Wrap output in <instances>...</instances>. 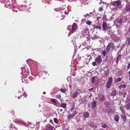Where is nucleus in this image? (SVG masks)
Returning a JSON list of instances; mask_svg holds the SVG:
<instances>
[{
  "label": "nucleus",
  "mask_w": 130,
  "mask_h": 130,
  "mask_svg": "<svg viewBox=\"0 0 130 130\" xmlns=\"http://www.w3.org/2000/svg\"><path fill=\"white\" fill-rule=\"evenodd\" d=\"M121 2L120 0H118L113 2L110 8L114 11H116L118 9V7H121Z\"/></svg>",
  "instance_id": "1"
},
{
  "label": "nucleus",
  "mask_w": 130,
  "mask_h": 130,
  "mask_svg": "<svg viewBox=\"0 0 130 130\" xmlns=\"http://www.w3.org/2000/svg\"><path fill=\"white\" fill-rule=\"evenodd\" d=\"M78 25L76 24L73 23L72 26H69L68 27L67 29L69 31H70L71 30V29H72L71 32L72 33H73L76 29Z\"/></svg>",
  "instance_id": "2"
},
{
  "label": "nucleus",
  "mask_w": 130,
  "mask_h": 130,
  "mask_svg": "<svg viewBox=\"0 0 130 130\" xmlns=\"http://www.w3.org/2000/svg\"><path fill=\"white\" fill-rule=\"evenodd\" d=\"M111 48V49L113 50L115 48V46L113 42H111L109 43L106 47L107 52H108L110 50Z\"/></svg>",
  "instance_id": "3"
},
{
  "label": "nucleus",
  "mask_w": 130,
  "mask_h": 130,
  "mask_svg": "<svg viewBox=\"0 0 130 130\" xmlns=\"http://www.w3.org/2000/svg\"><path fill=\"white\" fill-rule=\"evenodd\" d=\"M113 82V79L111 77L109 78L106 84V87L108 88H109Z\"/></svg>",
  "instance_id": "4"
},
{
  "label": "nucleus",
  "mask_w": 130,
  "mask_h": 130,
  "mask_svg": "<svg viewBox=\"0 0 130 130\" xmlns=\"http://www.w3.org/2000/svg\"><path fill=\"white\" fill-rule=\"evenodd\" d=\"M99 79V78L96 76H93L91 78L92 83L95 84H96L98 83Z\"/></svg>",
  "instance_id": "5"
},
{
  "label": "nucleus",
  "mask_w": 130,
  "mask_h": 130,
  "mask_svg": "<svg viewBox=\"0 0 130 130\" xmlns=\"http://www.w3.org/2000/svg\"><path fill=\"white\" fill-rule=\"evenodd\" d=\"M95 61H96L98 64L100 65L102 62L101 56L100 55L98 56L96 58Z\"/></svg>",
  "instance_id": "6"
},
{
  "label": "nucleus",
  "mask_w": 130,
  "mask_h": 130,
  "mask_svg": "<svg viewBox=\"0 0 130 130\" xmlns=\"http://www.w3.org/2000/svg\"><path fill=\"white\" fill-rule=\"evenodd\" d=\"M103 30V31H105L107 30V29L108 28V26L107 24L104 22H103L102 24Z\"/></svg>",
  "instance_id": "7"
},
{
  "label": "nucleus",
  "mask_w": 130,
  "mask_h": 130,
  "mask_svg": "<svg viewBox=\"0 0 130 130\" xmlns=\"http://www.w3.org/2000/svg\"><path fill=\"white\" fill-rule=\"evenodd\" d=\"M98 96L100 101H103L105 100V98L104 96L102 94H99Z\"/></svg>",
  "instance_id": "8"
},
{
  "label": "nucleus",
  "mask_w": 130,
  "mask_h": 130,
  "mask_svg": "<svg viewBox=\"0 0 130 130\" xmlns=\"http://www.w3.org/2000/svg\"><path fill=\"white\" fill-rule=\"evenodd\" d=\"M79 94V93L78 92H76L73 93L71 94V97L72 98H76Z\"/></svg>",
  "instance_id": "9"
},
{
  "label": "nucleus",
  "mask_w": 130,
  "mask_h": 130,
  "mask_svg": "<svg viewBox=\"0 0 130 130\" xmlns=\"http://www.w3.org/2000/svg\"><path fill=\"white\" fill-rule=\"evenodd\" d=\"M121 55H119L117 56L116 60V62L117 64H118L119 60L121 59Z\"/></svg>",
  "instance_id": "10"
},
{
  "label": "nucleus",
  "mask_w": 130,
  "mask_h": 130,
  "mask_svg": "<svg viewBox=\"0 0 130 130\" xmlns=\"http://www.w3.org/2000/svg\"><path fill=\"white\" fill-rule=\"evenodd\" d=\"M127 104L126 105V109H130V99L129 100H128L127 101Z\"/></svg>",
  "instance_id": "11"
},
{
  "label": "nucleus",
  "mask_w": 130,
  "mask_h": 130,
  "mask_svg": "<svg viewBox=\"0 0 130 130\" xmlns=\"http://www.w3.org/2000/svg\"><path fill=\"white\" fill-rule=\"evenodd\" d=\"M67 107V104L64 103H62L59 106V107H62V108L65 109Z\"/></svg>",
  "instance_id": "12"
},
{
  "label": "nucleus",
  "mask_w": 130,
  "mask_h": 130,
  "mask_svg": "<svg viewBox=\"0 0 130 130\" xmlns=\"http://www.w3.org/2000/svg\"><path fill=\"white\" fill-rule=\"evenodd\" d=\"M114 120L115 121L118 122L119 121V117L118 115H116L114 116Z\"/></svg>",
  "instance_id": "13"
},
{
  "label": "nucleus",
  "mask_w": 130,
  "mask_h": 130,
  "mask_svg": "<svg viewBox=\"0 0 130 130\" xmlns=\"http://www.w3.org/2000/svg\"><path fill=\"white\" fill-rule=\"evenodd\" d=\"M116 21L118 23L121 24L122 23V20L121 18H117Z\"/></svg>",
  "instance_id": "14"
},
{
  "label": "nucleus",
  "mask_w": 130,
  "mask_h": 130,
  "mask_svg": "<svg viewBox=\"0 0 130 130\" xmlns=\"http://www.w3.org/2000/svg\"><path fill=\"white\" fill-rule=\"evenodd\" d=\"M84 117L86 118H87L89 116V113L87 112H85L84 114Z\"/></svg>",
  "instance_id": "15"
},
{
  "label": "nucleus",
  "mask_w": 130,
  "mask_h": 130,
  "mask_svg": "<svg viewBox=\"0 0 130 130\" xmlns=\"http://www.w3.org/2000/svg\"><path fill=\"white\" fill-rule=\"evenodd\" d=\"M12 6L11 4H10L9 2H7L6 3L5 6L6 7V8H7L8 7H11Z\"/></svg>",
  "instance_id": "16"
},
{
  "label": "nucleus",
  "mask_w": 130,
  "mask_h": 130,
  "mask_svg": "<svg viewBox=\"0 0 130 130\" xmlns=\"http://www.w3.org/2000/svg\"><path fill=\"white\" fill-rule=\"evenodd\" d=\"M121 80V77H119L116 79L114 81L115 83H116L120 82Z\"/></svg>",
  "instance_id": "17"
},
{
  "label": "nucleus",
  "mask_w": 130,
  "mask_h": 130,
  "mask_svg": "<svg viewBox=\"0 0 130 130\" xmlns=\"http://www.w3.org/2000/svg\"><path fill=\"white\" fill-rule=\"evenodd\" d=\"M120 39V38L118 36H115L113 38V40L115 42H118Z\"/></svg>",
  "instance_id": "18"
},
{
  "label": "nucleus",
  "mask_w": 130,
  "mask_h": 130,
  "mask_svg": "<svg viewBox=\"0 0 130 130\" xmlns=\"http://www.w3.org/2000/svg\"><path fill=\"white\" fill-rule=\"evenodd\" d=\"M112 109L111 108L108 109L106 110V112L108 114H111L112 112Z\"/></svg>",
  "instance_id": "19"
},
{
  "label": "nucleus",
  "mask_w": 130,
  "mask_h": 130,
  "mask_svg": "<svg viewBox=\"0 0 130 130\" xmlns=\"http://www.w3.org/2000/svg\"><path fill=\"white\" fill-rule=\"evenodd\" d=\"M125 10H126L128 11H130V4L126 5Z\"/></svg>",
  "instance_id": "20"
},
{
  "label": "nucleus",
  "mask_w": 130,
  "mask_h": 130,
  "mask_svg": "<svg viewBox=\"0 0 130 130\" xmlns=\"http://www.w3.org/2000/svg\"><path fill=\"white\" fill-rule=\"evenodd\" d=\"M126 87V86L125 84H122L120 85L119 87V88L120 89H121L122 88H124Z\"/></svg>",
  "instance_id": "21"
},
{
  "label": "nucleus",
  "mask_w": 130,
  "mask_h": 130,
  "mask_svg": "<svg viewBox=\"0 0 130 130\" xmlns=\"http://www.w3.org/2000/svg\"><path fill=\"white\" fill-rule=\"evenodd\" d=\"M53 127L50 126H47L46 127V130H53Z\"/></svg>",
  "instance_id": "22"
},
{
  "label": "nucleus",
  "mask_w": 130,
  "mask_h": 130,
  "mask_svg": "<svg viewBox=\"0 0 130 130\" xmlns=\"http://www.w3.org/2000/svg\"><path fill=\"white\" fill-rule=\"evenodd\" d=\"M121 117L124 120H126V117L125 116V112L122 113V114L121 116Z\"/></svg>",
  "instance_id": "23"
},
{
  "label": "nucleus",
  "mask_w": 130,
  "mask_h": 130,
  "mask_svg": "<svg viewBox=\"0 0 130 130\" xmlns=\"http://www.w3.org/2000/svg\"><path fill=\"white\" fill-rule=\"evenodd\" d=\"M97 101H95L93 102L92 104V107L94 108L95 107L96 105Z\"/></svg>",
  "instance_id": "24"
},
{
  "label": "nucleus",
  "mask_w": 130,
  "mask_h": 130,
  "mask_svg": "<svg viewBox=\"0 0 130 130\" xmlns=\"http://www.w3.org/2000/svg\"><path fill=\"white\" fill-rule=\"evenodd\" d=\"M124 107L122 106H121L120 107V109L122 113L125 112V111L124 110Z\"/></svg>",
  "instance_id": "25"
},
{
  "label": "nucleus",
  "mask_w": 130,
  "mask_h": 130,
  "mask_svg": "<svg viewBox=\"0 0 130 130\" xmlns=\"http://www.w3.org/2000/svg\"><path fill=\"white\" fill-rule=\"evenodd\" d=\"M73 117L72 114H69L68 116V119L69 120L70 119Z\"/></svg>",
  "instance_id": "26"
},
{
  "label": "nucleus",
  "mask_w": 130,
  "mask_h": 130,
  "mask_svg": "<svg viewBox=\"0 0 130 130\" xmlns=\"http://www.w3.org/2000/svg\"><path fill=\"white\" fill-rule=\"evenodd\" d=\"M108 52H107V50H106V51H104L102 52V54L103 55V56L104 57H105L106 55V54H107V53Z\"/></svg>",
  "instance_id": "27"
},
{
  "label": "nucleus",
  "mask_w": 130,
  "mask_h": 130,
  "mask_svg": "<svg viewBox=\"0 0 130 130\" xmlns=\"http://www.w3.org/2000/svg\"><path fill=\"white\" fill-rule=\"evenodd\" d=\"M51 101L53 103H54V105H56L57 104L56 102V101L54 99H51Z\"/></svg>",
  "instance_id": "28"
},
{
  "label": "nucleus",
  "mask_w": 130,
  "mask_h": 130,
  "mask_svg": "<svg viewBox=\"0 0 130 130\" xmlns=\"http://www.w3.org/2000/svg\"><path fill=\"white\" fill-rule=\"evenodd\" d=\"M86 24L88 25H91L92 22H90L89 20H88L86 22Z\"/></svg>",
  "instance_id": "29"
},
{
  "label": "nucleus",
  "mask_w": 130,
  "mask_h": 130,
  "mask_svg": "<svg viewBox=\"0 0 130 130\" xmlns=\"http://www.w3.org/2000/svg\"><path fill=\"white\" fill-rule=\"evenodd\" d=\"M98 37L96 35H94L91 37V38L92 39H95L98 38Z\"/></svg>",
  "instance_id": "30"
},
{
  "label": "nucleus",
  "mask_w": 130,
  "mask_h": 130,
  "mask_svg": "<svg viewBox=\"0 0 130 130\" xmlns=\"http://www.w3.org/2000/svg\"><path fill=\"white\" fill-rule=\"evenodd\" d=\"M101 126L103 128H105L106 127H108V126L105 123L101 125Z\"/></svg>",
  "instance_id": "31"
},
{
  "label": "nucleus",
  "mask_w": 130,
  "mask_h": 130,
  "mask_svg": "<svg viewBox=\"0 0 130 130\" xmlns=\"http://www.w3.org/2000/svg\"><path fill=\"white\" fill-rule=\"evenodd\" d=\"M10 9L11 11H12L13 12H13H17L18 11L17 10H15L13 8H11Z\"/></svg>",
  "instance_id": "32"
},
{
  "label": "nucleus",
  "mask_w": 130,
  "mask_h": 130,
  "mask_svg": "<svg viewBox=\"0 0 130 130\" xmlns=\"http://www.w3.org/2000/svg\"><path fill=\"white\" fill-rule=\"evenodd\" d=\"M60 91L61 92L64 93L66 91V89L65 88H62L60 89Z\"/></svg>",
  "instance_id": "33"
},
{
  "label": "nucleus",
  "mask_w": 130,
  "mask_h": 130,
  "mask_svg": "<svg viewBox=\"0 0 130 130\" xmlns=\"http://www.w3.org/2000/svg\"><path fill=\"white\" fill-rule=\"evenodd\" d=\"M54 122H55V123H56V124L58 123V122L57 121V119L56 118H54Z\"/></svg>",
  "instance_id": "34"
},
{
  "label": "nucleus",
  "mask_w": 130,
  "mask_h": 130,
  "mask_svg": "<svg viewBox=\"0 0 130 130\" xmlns=\"http://www.w3.org/2000/svg\"><path fill=\"white\" fill-rule=\"evenodd\" d=\"M106 106H110V103L108 102H107L106 103Z\"/></svg>",
  "instance_id": "35"
},
{
  "label": "nucleus",
  "mask_w": 130,
  "mask_h": 130,
  "mask_svg": "<svg viewBox=\"0 0 130 130\" xmlns=\"http://www.w3.org/2000/svg\"><path fill=\"white\" fill-rule=\"evenodd\" d=\"M95 28L96 29H101V27L100 26H96L95 27Z\"/></svg>",
  "instance_id": "36"
},
{
  "label": "nucleus",
  "mask_w": 130,
  "mask_h": 130,
  "mask_svg": "<svg viewBox=\"0 0 130 130\" xmlns=\"http://www.w3.org/2000/svg\"><path fill=\"white\" fill-rule=\"evenodd\" d=\"M103 10V8L101 7H100L99 9V11H101Z\"/></svg>",
  "instance_id": "37"
},
{
  "label": "nucleus",
  "mask_w": 130,
  "mask_h": 130,
  "mask_svg": "<svg viewBox=\"0 0 130 130\" xmlns=\"http://www.w3.org/2000/svg\"><path fill=\"white\" fill-rule=\"evenodd\" d=\"M92 65L94 66H95L96 65V63L95 62H93L92 63Z\"/></svg>",
  "instance_id": "38"
},
{
  "label": "nucleus",
  "mask_w": 130,
  "mask_h": 130,
  "mask_svg": "<svg viewBox=\"0 0 130 130\" xmlns=\"http://www.w3.org/2000/svg\"><path fill=\"white\" fill-rule=\"evenodd\" d=\"M26 123H23V122H21V124L20 125H22V126H26L25 125Z\"/></svg>",
  "instance_id": "39"
},
{
  "label": "nucleus",
  "mask_w": 130,
  "mask_h": 130,
  "mask_svg": "<svg viewBox=\"0 0 130 130\" xmlns=\"http://www.w3.org/2000/svg\"><path fill=\"white\" fill-rule=\"evenodd\" d=\"M76 72L75 71L72 72V75L74 76H75V74H76Z\"/></svg>",
  "instance_id": "40"
},
{
  "label": "nucleus",
  "mask_w": 130,
  "mask_h": 130,
  "mask_svg": "<svg viewBox=\"0 0 130 130\" xmlns=\"http://www.w3.org/2000/svg\"><path fill=\"white\" fill-rule=\"evenodd\" d=\"M94 89V87H93V88H91L89 89L88 90H89V91H91L92 90H93Z\"/></svg>",
  "instance_id": "41"
},
{
  "label": "nucleus",
  "mask_w": 130,
  "mask_h": 130,
  "mask_svg": "<svg viewBox=\"0 0 130 130\" xmlns=\"http://www.w3.org/2000/svg\"><path fill=\"white\" fill-rule=\"evenodd\" d=\"M127 68L128 69L130 68V63H129L127 67Z\"/></svg>",
  "instance_id": "42"
},
{
  "label": "nucleus",
  "mask_w": 130,
  "mask_h": 130,
  "mask_svg": "<svg viewBox=\"0 0 130 130\" xmlns=\"http://www.w3.org/2000/svg\"><path fill=\"white\" fill-rule=\"evenodd\" d=\"M77 113V112L76 111L73 114H72L73 117H74L75 115Z\"/></svg>",
  "instance_id": "43"
},
{
  "label": "nucleus",
  "mask_w": 130,
  "mask_h": 130,
  "mask_svg": "<svg viewBox=\"0 0 130 130\" xmlns=\"http://www.w3.org/2000/svg\"><path fill=\"white\" fill-rule=\"evenodd\" d=\"M2 3H5V2L4 0H1Z\"/></svg>",
  "instance_id": "44"
},
{
  "label": "nucleus",
  "mask_w": 130,
  "mask_h": 130,
  "mask_svg": "<svg viewBox=\"0 0 130 130\" xmlns=\"http://www.w3.org/2000/svg\"><path fill=\"white\" fill-rule=\"evenodd\" d=\"M22 122L21 121H18V123L19 124H20H20H21V122Z\"/></svg>",
  "instance_id": "45"
},
{
  "label": "nucleus",
  "mask_w": 130,
  "mask_h": 130,
  "mask_svg": "<svg viewBox=\"0 0 130 130\" xmlns=\"http://www.w3.org/2000/svg\"><path fill=\"white\" fill-rule=\"evenodd\" d=\"M64 13L66 14H68V13L66 11H65Z\"/></svg>",
  "instance_id": "46"
},
{
  "label": "nucleus",
  "mask_w": 130,
  "mask_h": 130,
  "mask_svg": "<svg viewBox=\"0 0 130 130\" xmlns=\"http://www.w3.org/2000/svg\"><path fill=\"white\" fill-rule=\"evenodd\" d=\"M77 130H82V128H79Z\"/></svg>",
  "instance_id": "47"
},
{
  "label": "nucleus",
  "mask_w": 130,
  "mask_h": 130,
  "mask_svg": "<svg viewBox=\"0 0 130 130\" xmlns=\"http://www.w3.org/2000/svg\"><path fill=\"white\" fill-rule=\"evenodd\" d=\"M73 109V107L71 108V111H72Z\"/></svg>",
  "instance_id": "48"
},
{
  "label": "nucleus",
  "mask_w": 130,
  "mask_h": 130,
  "mask_svg": "<svg viewBox=\"0 0 130 130\" xmlns=\"http://www.w3.org/2000/svg\"><path fill=\"white\" fill-rule=\"evenodd\" d=\"M50 122L51 123H52L53 122V120H50Z\"/></svg>",
  "instance_id": "49"
},
{
  "label": "nucleus",
  "mask_w": 130,
  "mask_h": 130,
  "mask_svg": "<svg viewBox=\"0 0 130 130\" xmlns=\"http://www.w3.org/2000/svg\"><path fill=\"white\" fill-rule=\"evenodd\" d=\"M43 93L44 94H46V92H43Z\"/></svg>",
  "instance_id": "50"
},
{
  "label": "nucleus",
  "mask_w": 130,
  "mask_h": 130,
  "mask_svg": "<svg viewBox=\"0 0 130 130\" xmlns=\"http://www.w3.org/2000/svg\"><path fill=\"white\" fill-rule=\"evenodd\" d=\"M60 111L61 112H62V111H63V110L62 109H60Z\"/></svg>",
  "instance_id": "51"
},
{
  "label": "nucleus",
  "mask_w": 130,
  "mask_h": 130,
  "mask_svg": "<svg viewBox=\"0 0 130 130\" xmlns=\"http://www.w3.org/2000/svg\"><path fill=\"white\" fill-rule=\"evenodd\" d=\"M100 130H105L103 128H101Z\"/></svg>",
  "instance_id": "52"
},
{
  "label": "nucleus",
  "mask_w": 130,
  "mask_h": 130,
  "mask_svg": "<svg viewBox=\"0 0 130 130\" xmlns=\"http://www.w3.org/2000/svg\"><path fill=\"white\" fill-rule=\"evenodd\" d=\"M128 73L129 74H130V71H129Z\"/></svg>",
  "instance_id": "53"
},
{
  "label": "nucleus",
  "mask_w": 130,
  "mask_h": 130,
  "mask_svg": "<svg viewBox=\"0 0 130 130\" xmlns=\"http://www.w3.org/2000/svg\"><path fill=\"white\" fill-rule=\"evenodd\" d=\"M129 81L130 82V76H129Z\"/></svg>",
  "instance_id": "54"
},
{
  "label": "nucleus",
  "mask_w": 130,
  "mask_h": 130,
  "mask_svg": "<svg viewBox=\"0 0 130 130\" xmlns=\"http://www.w3.org/2000/svg\"><path fill=\"white\" fill-rule=\"evenodd\" d=\"M100 17H98V19H99L100 18Z\"/></svg>",
  "instance_id": "55"
},
{
  "label": "nucleus",
  "mask_w": 130,
  "mask_h": 130,
  "mask_svg": "<svg viewBox=\"0 0 130 130\" xmlns=\"http://www.w3.org/2000/svg\"><path fill=\"white\" fill-rule=\"evenodd\" d=\"M64 130H66V129H64Z\"/></svg>",
  "instance_id": "56"
}]
</instances>
